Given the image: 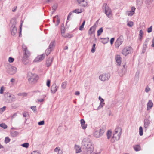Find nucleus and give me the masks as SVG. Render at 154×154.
<instances>
[{"mask_svg": "<svg viewBox=\"0 0 154 154\" xmlns=\"http://www.w3.org/2000/svg\"><path fill=\"white\" fill-rule=\"evenodd\" d=\"M31 154H40V153L36 151H34L32 152Z\"/></svg>", "mask_w": 154, "mask_h": 154, "instance_id": "69168bd1", "label": "nucleus"}, {"mask_svg": "<svg viewBox=\"0 0 154 154\" xmlns=\"http://www.w3.org/2000/svg\"><path fill=\"white\" fill-rule=\"evenodd\" d=\"M0 127L4 129H6L7 128V125L4 123H2L0 124Z\"/></svg>", "mask_w": 154, "mask_h": 154, "instance_id": "e433bc0d", "label": "nucleus"}, {"mask_svg": "<svg viewBox=\"0 0 154 154\" xmlns=\"http://www.w3.org/2000/svg\"><path fill=\"white\" fill-rule=\"evenodd\" d=\"M73 36V35H72L70 34H67L66 35H64L63 36V37L66 38H70Z\"/></svg>", "mask_w": 154, "mask_h": 154, "instance_id": "49530a36", "label": "nucleus"}, {"mask_svg": "<svg viewBox=\"0 0 154 154\" xmlns=\"http://www.w3.org/2000/svg\"><path fill=\"white\" fill-rule=\"evenodd\" d=\"M99 99L100 101V103L99 106L97 108V109H99L100 108L103 107L105 104V103L104 102V100L100 96H99Z\"/></svg>", "mask_w": 154, "mask_h": 154, "instance_id": "2eb2a0df", "label": "nucleus"}, {"mask_svg": "<svg viewBox=\"0 0 154 154\" xmlns=\"http://www.w3.org/2000/svg\"><path fill=\"white\" fill-rule=\"evenodd\" d=\"M133 50L132 48L130 46H126L122 50V53L123 55L126 56L131 53Z\"/></svg>", "mask_w": 154, "mask_h": 154, "instance_id": "423d86ee", "label": "nucleus"}, {"mask_svg": "<svg viewBox=\"0 0 154 154\" xmlns=\"http://www.w3.org/2000/svg\"><path fill=\"white\" fill-rule=\"evenodd\" d=\"M23 115L24 117H28V116H29L28 113L27 112H23Z\"/></svg>", "mask_w": 154, "mask_h": 154, "instance_id": "5fc2aeb1", "label": "nucleus"}, {"mask_svg": "<svg viewBox=\"0 0 154 154\" xmlns=\"http://www.w3.org/2000/svg\"><path fill=\"white\" fill-rule=\"evenodd\" d=\"M16 24V20L15 19L13 18H12L11 21L10 23L9 24V26H11V27H13L15 26V25Z\"/></svg>", "mask_w": 154, "mask_h": 154, "instance_id": "f3484780", "label": "nucleus"}, {"mask_svg": "<svg viewBox=\"0 0 154 154\" xmlns=\"http://www.w3.org/2000/svg\"><path fill=\"white\" fill-rule=\"evenodd\" d=\"M80 122L82 129H85L87 126V125L85 124V121L83 119H82L81 120Z\"/></svg>", "mask_w": 154, "mask_h": 154, "instance_id": "6ab92c4d", "label": "nucleus"}, {"mask_svg": "<svg viewBox=\"0 0 154 154\" xmlns=\"http://www.w3.org/2000/svg\"><path fill=\"white\" fill-rule=\"evenodd\" d=\"M150 39L149 38L146 39L145 40V42H144L143 47V50L145 51L147 47V43L149 41Z\"/></svg>", "mask_w": 154, "mask_h": 154, "instance_id": "5701e85b", "label": "nucleus"}, {"mask_svg": "<svg viewBox=\"0 0 154 154\" xmlns=\"http://www.w3.org/2000/svg\"><path fill=\"white\" fill-rule=\"evenodd\" d=\"M126 14L128 16H132L134 14L131 11H127L126 12Z\"/></svg>", "mask_w": 154, "mask_h": 154, "instance_id": "58836bf2", "label": "nucleus"}, {"mask_svg": "<svg viewBox=\"0 0 154 154\" xmlns=\"http://www.w3.org/2000/svg\"><path fill=\"white\" fill-rule=\"evenodd\" d=\"M82 10L81 9H76L73 11V12L77 14H79L82 13Z\"/></svg>", "mask_w": 154, "mask_h": 154, "instance_id": "cd10ccee", "label": "nucleus"}, {"mask_svg": "<svg viewBox=\"0 0 154 154\" xmlns=\"http://www.w3.org/2000/svg\"><path fill=\"white\" fill-rule=\"evenodd\" d=\"M139 134L140 136H142L143 135V130L142 127L140 126L139 127Z\"/></svg>", "mask_w": 154, "mask_h": 154, "instance_id": "a19ab883", "label": "nucleus"}, {"mask_svg": "<svg viewBox=\"0 0 154 154\" xmlns=\"http://www.w3.org/2000/svg\"><path fill=\"white\" fill-rule=\"evenodd\" d=\"M95 30V27L94 26L90 28L88 31V34L90 35H91L94 32Z\"/></svg>", "mask_w": 154, "mask_h": 154, "instance_id": "aec40b11", "label": "nucleus"}, {"mask_svg": "<svg viewBox=\"0 0 154 154\" xmlns=\"http://www.w3.org/2000/svg\"><path fill=\"white\" fill-rule=\"evenodd\" d=\"M112 132L108 130L106 133L107 136V137L108 139H109L111 136Z\"/></svg>", "mask_w": 154, "mask_h": 154, "instance_id": "f704fd0d", "label": "nucleus"}, {"mask_svg": "<svg viewBox=\"0 0 154 154\" xmlns=\"http://www.w3.org/2000/svg\"><path fill=\"white\" fill-rule=\"evenodd\" d=\"M27 94L26 93H20V96L22 97H26L27 96Z\"/></svg>", "mask_w": 154, "mask_h": 154, "instance_id": "3c124183", "label": "nucleus"}, {"mask_svg": "<svg viewBox=\"0 0 154 154\" xmlns=\"http://www.w3.org/2000/svg\"><path fill=\"white\" fill-rule=\"evenodd\" d=\"M102 8L105 11V13L107 17L109 18L111 17L112 15V11L106 3L103 4Z\"/></svg>", "mask_w": 154, "mask_h": 154, "instance_id": "20e7f679", "label": "nucleus"}, {"mask_svg": "<svg viewBox=\"0 0 154 154\" xmlns=\"http://www.w3.org/2000/svg\"><path fill=\"white\" fill-rule=\"evenodd\" d=\"M122 131V130L121 128V127H118L115 129L114 134H120V135H121Z\"/></svg>", "mask_w": 154, "mask_h": 154, "instance_id": "a211bd4d", "label": "nucleus"}, {"mask_svg": "<svg viewBox=\"0 0 154 154\" xmlns=\"http://www.w3.org/2000/svg\"><path fill=\"white\" fill-rule=\"evenodd\" d=\"M100 39L103 40L101 42L104 44L107 43L109 41V38H101Z\"/></svg>", "mask_w": 154, "mask_h": 154, "instance_id": "bb28decb", "label": "nucleus"}, {"mask_svg": "<svg viewBox=\"0 0 154 154\" xmlns=\"http://www.w3.org/2000/svg\"><path fill=\"white\" fill-rule=\"evenodd\" d=\"M14 59L11 57H10L8 58V61L10 63H12L14 61Z\"/></svg>", "mask_w": 154, "mask_h": 154, "instance_id": "a18cd8bd", "label": "nucleus"}, {"mask_svg": "<svg viewBox=\"0 0 154 154\" xmlns=\"http://www.w3.org/2000/svg\"><path fill=\"white\" fill-rule=\"evenodd\" d=\"M99 132L100 135L101 136L104 133L105 129L103 128H101L100 129Z\"/></svg>", "mask_w": 154, "mask_h": 154, "instance_id": "473e14b6", "label": "nucleus"}, {"mask_svg": "<svg viewBox=\"0 0 154 154\" xmlns=\"http://www.w3.org/2000/svg\"><path fill=\"white\" fill-rule=\"evenodd\" d=\"M6 108L5 106H4L2 108H1L0 109V112H2L4 110H5Z\"/></svg>", "mask_w": 154, "mask_h": 154, "instance_id": "13d9d810", "label": "nucleus"}, {"mask_svg": "<svg viewBox=\"0 0 154 154\" xmlns=\"http://www.w3.org/2000/svg\"><path fill=\"white\" fill-rule=\"evenodd\" d=\"M143 34V32L142 30H140L139 31V36H142Z\"/></svg>", "mask_w": 154, "mask_h": 154, "instance_id": "bf43d9fd", "label": "nucleus"}, {"mask_svg": "<svg viewBox=\"0 0 154 154\" xmlns=\"http://www.w3.org/2000/svg\"><path fill=\"white\" fill-rule=\"evenodd\" d=\"M75 148L76 153L80 152L82 151L81 147L78 145H75Z\"/></svg>", "mask_w": 154, "mask_h": 154, "instance_id": "393cba45", "label": "nucleus"}, {"mask_svg": "<svg viewBox=\"0 0 154 154\" xmlns=\"http://www.w3.org/2000/svg\"><path fill=\"white\" fill-rule=\"evenodd\" d=\"M50 81L49 80H48L47 82L46 85L48 87H49L50 86Z\"/></svg>", "mask_w": 154, "mask_h": 154, "instance_id": "680f3d73", "label": "nucleus"}, {"mask_svg": "<svg viewBox=\"0 0 154 154\" xmlns=\"http://www.w3.org/2000/svg\"><path fill=\"white\" fill-rule=\"evenodd\" d=\"M143 3L142 0H137V4L138 5H141Z\"/></svg>", "mask_w": 154, "mask_h": 154, "instance_id": "8fccbe9b", "label": "nucleus"}, {"mask_svg": "<svg viewBox=\"0 0 154 154\" xmlns=\"http://www.w3.org/2000/svg\"><path fill=\"white\" fill-rule=\"evenodd\" d=\"M110 77V75L109 73H106L100 75L99 77V79L103 81L108 80Z\"/></svg>", "mask_w": 154, "mask_h": 154, "instance_id": "6e6552de", "label": "nucleus"}, {"mask_svg": "<svg viewBox=\"0 0 154 154\" xmlns=\"http://www.w3.org/2000/svg\"><path fill=\"white\" fill-rule=\"evenodd\" d=\"M53 60V57L51 58L50 57L47 60L46 62V65L47 67H49L51 66Z\"/></svg>", "mask_w": 154, "mask_h": 154, "instance_id": "dca6fc26", "label": "nucleus"}, {"mask_svg": "<svg viewBox=\"0 0 154 154\" xmlns=\"http://www.w3.org/2000/svg\"><path fill=\"white\" fill-rule=\"evenodd\" d=\"M139 73H136V74L135 75V77L134 78V80H136V81L137 82L138 81V78H139Z\"/></svg>", "mask_w": 154, "mask_h": 154, "instance_id": "de8ad7c7", "label": "nucleus"}, {"mask_svg": "<svg viewBox=\"0 0 154 154\" xmlns=\"http://www.w3.org/2000/svg\"><path fill=\"white\" fill-rule=\"evenodd\" d=\"M77 2L81 6L85 7L88 5L87 2L85 0H76Z\"/></svg>", "mask_w": 154, "mask_h": 154, "instance_id": "9b49d317", "label": "nucleus"}, {"mask_svg": "<svg viewBox=\"0 0 154 154\" xmlns=\"http://www.w3.org/2000/svg\"><path fill=\"white\" fill-rule=\"evenodd\" d=\"M28 79L29 83L32 85L37 82L38 79V77L36 74L29 72L28 74Z\"/></svg>", "mask_w": 154, "mask_h": 154, "instance_id": "7ed1b4c3", "label": "nucleus"}, {"mask_svg": "<svg viewBox=\"0 0 154 154\" xmlns=\"http://www.w3.org/2000/svg\"><path fill=\"white\" fill-rule=\"evenodd\" d=\"M22 50L24 54L23 62L24 64H26L29 63V60L27 58L30 55V53L27 49L26 46L24 44L22 45Z\"/></svg>", "mask_w": 154, "mask_h": 154, "instance_id": "f03ea898", "label": "nucleus"}, {"mask_svg": "<svg viewBox=\"0 0 154 154\" xmlns=\"http://www.w3.org/2000/svg\"><path fill=\"white\" fill-rule=\"evenodd\" d=\"M4 87L3 86H2L1 88V89H0V94H2L3 93L4 90L3 89V88Z\"/></svg>", "mask_w": 154, "mask_h": 154, "instance_id": "0e129e2a", "label": "nucleus"}, {"mask_svg": "<svg viewBox=\"0 0 154 154\" xmlns=\"http://www.w3.org/2000/svg\"><path fill=\"white\" fill-rule=\"evenodd\" d=\"M150 124V121L148 119H144V127L146 130H147Z\"/></svg>", "mask_w": 154, "mask_h": 154, "instance_id": "ddd939ff", "label": "nucleus"}, {"mask_svg": "<svg viewBox=\"0 0 154 154\" xmlns=\"http://www.w3.org/2000/svg\"><path fill=\"white\" fill-rule=\"evenodd\" d=\"M6 69L7 72L10 75L15 74L17 71V68L15 67L10 65L8 66Z\"/></svg>", "mask_w": 154, "mask_h": 154, "instance_id": "0eeeda50", "label": "nucleus"}, {"mask_svg": "<svg viewBox=\"0 0 154 154\" xmlns=\"http://www.w3.org/2000/svg\"><path fill=\"white\" fill-rule=\"evenodd\" d=\"M94 135L96 138H99L101 136L99 134V131H95L94 133Z\"/></svg>", "mask_w": 154, "mask_h": 154, "instance_id": "a878e982", "label": "nucleus"}, {"mask_svg": "<svg viewBox=\"0 0 154 154\" xmlns=\"http://www.w3.org/2000/svg\"><path fill=\"white\" fill-rule=\"evenodd\" d=\"M134 23L132 21H129L127 23V25L129 27H131L133 26Z\"/></svg>", "mask_w": 154, "mask_h": 154, "instance_id": "79ce46f5", "label": "nucleus"}, {"mask_svg": "<svg viewBox=\"0 0 154 154\" xmlns=\"http://www.w3.org/2000/svg\"><path fill=\"white\" fill-rule=\"evenodd\" d=\"M121 57L119 55H117L116 57V63L117 65H119L121 63Z\"/></svg>", "mask_w": 154, "mask_h": 154, "instance_id": "412c9836", "label": "nucleus"}, {"mask_svg": "<svg viewBox=\"0 0 154 154\" xmlns=\"http://www.w3.org/2000/svg\"><path fill=\"white\" fill-rule=\"evenodd\" d=\"M31 109L34 111H35L36 110V107L35 106H32L31 107Z\"/></svg>", "mask_w": 154, "mask_h": 154, "instance_id": "6e6d98bb", "label": "nucleus"}, {"mask_svg": "<svg viewBox=\"0 0 154 154\" xmlns=\"http://www.w3.org/2000/svg\"><path fill=\"white\" fill-rule=\"evenodd\" d=\"M114 41V38H111V39L110 40V44L111 45H112L113 44Z\"/></svg>", "mask_w": 154, "mask_h": 154, "instance_id": "774afa93", "label": "nucleus"}, {"mask_svg": "<svg viewBox=\"0 0 154 154\" xmlns=\"http://www.w3.org/2000/svg\"><path fill=\"white\" fill-rule=\"evenodd\" d=\"M150 88L148 86H147L145 89V91L146 93L149 92L150 91Z\"/></svg>", "mask_w": 154, "mask_h": 154, "instance_id": "864d4df0", "label": "nucleus"}, {"mask_svg": "<svg viewBox=\"0 0 154 154\" xmlns=\"http://www.w3.org/2000/svg\"><path fill=\"white\" fill-rule=\"evenodd\" d=\"M44 121H42L38 123V124L39 125H43L44 124Z\"/></svg>", "mask_w": 154, "mask_h": 154, "instance_id": "4d7b16f0", "label": "nucleus"}, {"mask_svg": "<svg viewBox=\"0 0 154 154\" xmlns=\"http://www.w3.org/2000/svg\"><path fill=\"white\" fill-rule=\"evenodd\" d=\"M82 146L88 154H91L93 151L94 146L90 139L88 138H84L82 142Z\"/></svg>", "mask_w": 154, "mask_h": 154, "instance_id": "f257e3e1", "label": "nucleus"}, {"mask_svg": "<svg viewBox=\"0 0 154 154\" xmlns=\"http://www.w3.org/2000/svg\"><path fill=\"white\" fill-rule=\"evenodd\" d=\"M65 32V29L64 28L61 30V33L62 35L63 36L64 35V33Z\"/></svg>", "mask_w": 154, "mask_h": 154, "instance_id": "052dcab7", "label": "nucleus"}, {"mask_svg": "<svg viewBox=\"0 0 154 154\" xmlns=\"http://www.w3.org/2000/svg\"><path fill=\"white\" fill-rule=\"evenodd\" d=\"M54 42H52L50 43L49 48L53 50L55 46Z\"/></svg>", "mask_w": 154, "mask_h": 154, "instance_id": "c85d7f7f", "label": "nucleus"}, {"mask_svg": "<svg viewBox=\"0 0 154 154\" xmlns=\"http://www.w3.org/2000/svg\"><path fill=\"white\" fill-rule=\"evenodd\" d=\"M103 32V28L102 27H101V28H100V29L99 30H98L97 31V36H99L101 35V33Z\"/></svg>", "mask_w": 154, "mask_h": 154, "instance_id": "72a5a7b5", "label": "nucleus"}, {"mask_svg": "<svg viewBox=\"0 0 154 154\" xmlns=\"http://www.w3.org/2000/svg\"><path fill=\"white\" fill-rule=\"evenodd\" d=\"M67 84V81H65L62 83L61 88L63 89H65L66 88V85Z\"/></svg>", "mask_w": 154, "mask_h": 154, "instance_id": "c756f323", "label": "nucleus"}, {"mask_svg": "<svg viewBox=\"0 0 154 154\" xmlns=\"http://www.w3.org/2000/svg\"><path fill=\"white\" fill-rule=\"evenodd\" d=\"M121 135H120V134H114L111 140L112 141L113 140L112 142H114L119 140L120 139Z\"/></svg>", "mask_w": 154, "mask_h": 154, "instance_id": "f8f14e48", "label": "nucleus"}, {"mask_svg": "<svg viewBox=\"0 0 154 154\" xmlns=\"http://www.w3.org/2000/svg\"><path fill=\"white\" fill-rule=\"evenodd\" d=\"M52 50V49H51L49 48L47 49L45 51V53L46 55L48 56V54H49Z\"/></svg>", "mask_w": 154, "mask_h": 154, "instance_id": "4c0bfd02", "label": "nucleus"}, {"mask_svg": "<svg viewBox=\"0 0 154 154\" xmlns=\"http://www.w3.org/2000/svg\"><path fill=\"white\" fill-rule=\"evenodd\" d=\"M72 13H73V12H71L69 13L67 17V20H68L70 18L71 16L72 15Z\"/></svg>", "mask_w": 154, "mask_h": 154, "instance_id": "338daca9", "label": "nucleus"}, {"mask_svg": "<svg viewBox=\"0 0 154 154\" xmlns=\"http://www.w3.org/2000/svg\"><path fill=\"white\" fill-rule=\"evenodd\" d=\"M96 44L95 43L93 44L91 50V52L92 53H94L95 52L96 50L95 48Z\"/></svg>", "mask_w": 154, "mask_h": 154, "instance_id": "ea45409f", "label": "nucleus"}, {"mask_svg": "<svg viewBox=\"0 0 154 154\" xmlns=\"http://www.w3.org/2000/svg\"><path fill=\"white\" fill-rule=\"evenodd\" d=\"M134 148L135 151H137L140 150V146L138 145H135L134 146Z\"/></svg>", "mask_w": 154, "mask_h": 154, "instance_id": "7c9ffc66", "label": "nucleus"}, {"mask_svg": "<svg viewBox=\"0 0 154 154\" xmlns=\"http://www.w3.org/2000/svg\"><path fill=\"white\" fill-rule=\"evenodd\" d=\"M21 146L27 148L29 146V144L28 143H26L22 144Z\"/></svg>", "mask_w": 154, "mask_h": 154, "instance_id": "37998d69", "label": "nucleus"}, {"mask_svg": "<svg viewBox=\"0 0 154 154\" xmlns=\"http://www.w3.org/2000/svg\"><path fill=\"white\" fill-rule=\"evenodd\" d=\"M11 29H12L11 34L13 35H14L17 32V28L15 26L13 27H11Z\"/></svg>", "mask_w": 154, "mask_h": 154, "instance_id": "4be33fe9", "label": "nucleus"}, {"mask_svg": "<svg viewBox=\"0 0 154 154\" xmlns=\"http://www.w3.org/2000/svg\"><path fill=\"white\" fill-rule=\"evenodd\" d=\"M60 150V148L59 147H56L55 149H54V151L56 152H59L60 151H61Z\"/></svg>", "mask_w": 154, "mask_h": 154, "instance_id": "603ef678", "label": "nucleus"}, {"mask_svg": "<svg viewBox=\"0 0 154 154\" xmlns=\"http://www.w3.org/2000/svg\"><path fill=\"white\" fill-rule=\"evenodd\" d=\"M152 31V27L151 26L148 29L147 32L148 33H150Z\"/></svg>", "mask_w": 154, "mask_h": 154, "instance_id": "e2e57ef3", "label": "nucleus"}, {"mask_svg": "<svg viewBox=\"0 0 154 154\" xmlns=\"http://www.w3.org/2000/svg\"><path fill=\"white\" fill-rule=\"evenodd\" d=\"M57 85L55 83H54L51 86V92L52 93H55L57 91Z\"/></svg>", "mask_w": 154, "mask_h": 154, "instance_id": "4468645a", "label": "nucleus"}, {"mask_svg": "<svg viewBox=\"0 0 154 154\" xmlns=\"http://www.w3.org/2000/svg\"><path fill=\"white\" fill-rule=\"evenodd\" d=\"M153 105V103L151 100H149L147 104V109L149 110L151 109Z\"/></svg>", "mask_w": 154, "mask_h": 154, "instance_id": "b1692460", "label": "nucleus"}, {"mask_svg": "<svg viewBox=\"0 0 154 154\" xmlns=\"http://www.w3.org/2000/svg\"><path fill=\"white\" fill-rule=\"evenodd\" d=\"M5 101L8 103H11L15 100V97L11 94L7 93L5 94Z\"/></svg>", "mask_w": 154, "mask_h": 154, "instance_id": "39448f33", "label": "nucleus"}, {"mask_svg": "<svg viewBox=\"0 0 154 154\" xmlns=\"http://www.w3.org/2000/svg\"><path fill=\"white\" fill-rule=\"evenodd\" d=\"M11 136L15 137L18 135V132L16 131H12L11 132Z\"/></svg>", "mask_w": 154, "mask_h": 154, "instance_id": "2f4dec72", "label": "nucleus"}, {"mask_svg": "<svg viewBox=\"0 0 154 154\" xmlns=\"http://www.w3.org/2000/svg\"><path fill=\"white\" fill-rule=\"evenodd\" d=\"M45 55L44 54L38 55L35 59L34 61V62L41 61L44 59L45 58Z\"/></svg>", "mask_w": 154, "mask_h": 154, "instance_id": "9d476101", "label": "nucleus"}, {"mask_svg": "<svg viewBox=\"0 0 154 154\" xmlns=\"http://www.w3.org/2000/svg\"><path fill=\"white\" fill-rule=\"evenodd\" d=\"M10 140V138L8 137H5V142L6 143H8Z\"/></svg>", "mask_w": 154, "mask_h": 154, "instance_id": "c03bdc74", "label": "nucleus"}, {"mask_svg": "<svg viewBox=\"0 0 154 154\" xmlns=\"http://www.w3.org/2000/svg\"><path fill=\"white\" fill-rule=\"evenodd\" d=\"M85 21L84 20L83 22L82 23L81 26H80L79 29L80 30H83V29L84 28V26L85 25Z\"/></svg>", "mask_w": 154, "mask_h": 154, "instance_id": "c9c22d12", "label": "nucleus"}, {"mask_svg": "<svg viewBox=\"0 0 154 154\" xmlns=\"http://www.w3.org/2000/svg\"><path fill=\"white\" fill-rule=\"evenodd\" d=\"M57 4H54L53 5V6L52 7V8L53 9V10L55 11L56 9L57 8Z\"/></svg>", "mask_w": 154, "mask_h": 154, "instance_id": "09e8293b", "label": "nucleus"}, {"mask_svg": "<svg viewBox=\"0 0 154 154\" xmlns=\"http://www.w3.org/2000/svg\"><path fill=\"white\" fill-rule=\"evenodd\" d=\"M124 41L123 37L122 35H120L117 39L115 43L116 48H118L123 43Z\"/></svg>", "mask_w": 154, "mask_h": 154, "instance_id": "1a4fd4ad", "label": "nucleus"}]
</instances>
